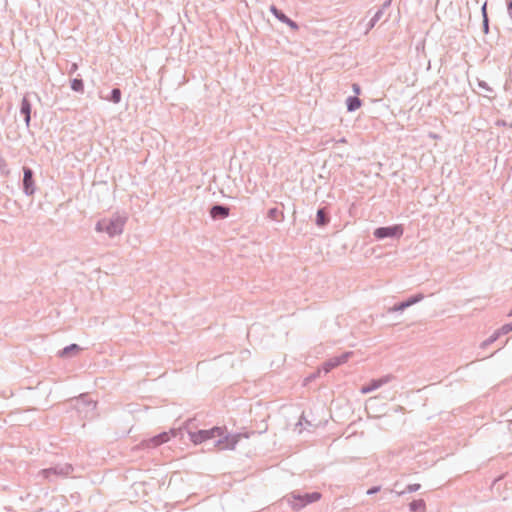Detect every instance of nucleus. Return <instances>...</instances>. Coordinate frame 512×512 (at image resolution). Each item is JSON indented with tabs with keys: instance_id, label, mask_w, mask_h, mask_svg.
I'll use <instances>...</instances> for the list:
<instances>
[{
	"instance_id": "obj_1",
	"label": "nucleus",
	"mask_w": 512,
	"mask_h": 512,
	"mask_svg": "<svg viewBox=\"0 0 512 512\" xmlns=\"http://www.w3.org/2000/svg\"><path fill=\"white\" fill-rule=\"evenodd\" d=\"M192 420L186 422L183 427L189 436L190 441L199 445L208 440L216 439L214 446L219 447L221 450H234L243 434H226L225 428L214 426L210 429H200L197 431L192 430Z\"/></svg>"
},
{
	"instance_id": "obj_2",
	"label": "nucleus",
	"mask_w": 512,
	"mask_h": 512,
	"mask_svg": "<svg viewBox=\"0 0 512 512\" xmlns=\"http://www.w3.org/2000/svg\"><path fill=\"white\" fill-rule=\"evenodd\" d=\"M126 219L121 216H113L110 219L99 220L96 224L97 232H105L110 237H114L122 234Z\"/></svg>"
},
{
	"instance_id": "obj_3",
	"label": "nucleus",
	"mask_w": 512,
	"mask_h": 512,
	"mask_svg": "<svg viewBox=\"0 0 512 512\" xmlns=\"http://www.w3.org/2000/svg\"><path fill=\"white\" fill-rule=\"evenodd\" d=\"M73 471L72 465L68 463L56 464L55 466L42 469L39 471L38 476L53 482L58 478H63L68 476Z\"/></svg>"
},
{
	"instance_id": "obj_4",
	"label": "nucleus",
	"mask_w": 512,
	"mask_h": 512,
	"mask_svg": "<svg viewBox=\"0 0 512 512\" xmlns=\"http://www.w3.org/2000/svg\"><path fill=\"white\" fill-rule=\"evenodd\" d=\"M321 498V493L319 492H312V493H305V494H293L290 499H288V502L292 509L294 510H300L304 508L306 505L316 502Z\"/></svg>"
},
{
	"instance_id": "obj_5",
	"label": "nucleus",
	"mask_w": 512,
	"mask_h": 512,
	"mask_svg": "<svg viewBox=\"0 0 512 512\" xmlns=\"http://www.w3.org/2000/svg\"><path fill=\"white\" fill-rule=\"evenodd\" d=\"M404 233L402 225L395 224L392 226H382L374 230L373 236L377 240H383L385 238H400Z\"/></svg>"
},
{
	"instance_id": "obj_6",
	"label": "nucleus",
	"mask_w": 512,
	"mask_h": 512,
	"mask_svg": "<svg viewBox=\"0 0 512 512\" xmlns=\"http://www.w3.org/2000/svg\"><path fill=\"white\" fill-rule=\"evenodd\" d=\"M74 407L77 412L84 417H92L96 409V402L91 400L86 394H81L80 397L75 400Z\"/></svg>"
},
{
	"instance_id": "obj_7",
	"label": "nucleus",
	"mask_w": 512,
	"mask_h": 512,
	"mask_svg": "<svg viewBox=\"0 0 512 512\" xmlns=\"http://www.w3.org/2000/svg\"><path fill=\"white\" fill-rule=\"evenodd\" d=\"M177 433L178 432L176 429H171L169 432H161L158 435H155L151 438L144 439L143 441H141L140 445L143 449H153L168 442L170 439V435L175 437Z\"/></svg>"
},
{
	"instance_id": "obj_8",
	"label": "nucleus",
	"mask_w": 512,
	"mask_h": 512,
	"mask_svg": "<svg viewBox=\"0 0 512 512\" xmlns=\"http://www.w3.org/2000/svg\"><path fill=\"white\" fill-rule=\"evenodd\" d=\"M351 355H352V352L348 351V352L342 353L339 356H335V357H332V358L328 359L327 361H325L322 364L321 368L318 370V374H320L321 372H324L325 374H327L333 368H335V367H337V366L347 362V360L349 359V357Z\"/></svg>"
},
{
	"instance_id": "obj_9",
	"label": "nucleus",
	"mask_w": 512,
	"mask_h": 512,
	"mask_svg": "<svg viewBox=\"0 0 512 512\" xmlns=\"http://www.w3.org/2000/svg\"><path fill=\"white\" fill-rule=\"evenodd\" d=\"M23 192L26 196H31L35 193L33 171L29 167H23Z\"/></svg>"
},
{
	"instance_id": "obj_10",
	"label": "nucleus",
	"mask_w": 512,
	"mask_h": 512,
	"mask_svg": "<svg viewBox=\"0 0 512 512\" xmlns=\"http://www.w3.org/2000/svg\"><path fill=\"white\" fill-rule=\"evenodd\" d=\"M209 213L213 220L225 219L230 214V208L226 205L215 204L211 206Z\"/></svg>"
},
{
	"instance_id": "obj_11",
	"label": "nucleus",
	"mask_w": 512,
	"mask_h": 512,
	"mask_svg": "<svg viewBox=\"0 0 512 512\" xmlns=\"http://www.w3.org/2000/svg\"><path fill=\"white\" fill-rule=\"evenodd\" d=\"M31 109H32V106H31L30 101L27 99L26 96H24L21 101L20 113H21V115L24 116V122L26 124V127L30 126Z\"/></svg>"
},
{
	"instance_id": "obj_12",
	"label": "nucleus",
	"mask_w": 512,
	"mask_h": 512,
	"mask_svg": "<svg viewBox=\"0 0 512 512\" xmlns=\"http://www.w3.org/2000/svg\"><path fill=\"white\" fill-rule=\"evenodd\" d=\"M362 101L357 96H349L346 99V107L348 112H354L361 107Z\"/></svg>"
},
{
	"instance_id": "obj_13",
	"label": "nucleus",
	"mask_w": 512,
	"mask_h": 512,
	"mask_svg": "<svg viewBox=\"0 0 512 512\" xmlns=\"http://www.w3.org/2000/svg\"><path fill=\"white\" fill-rule=\"evenodd\" d=\"M425 509H426V504L423 499L413 500L409 504V510L411 512H425Z\"/></svg>"
},
{
	"instance_id": "obj_14",
	"label": "nucleus",
	"mask_w": 512,
	"mask_h": 512,
	"mask_svg": "<svg viewBox=\"0 0 512 512\" xmlns=\"http://www.w3.org/2000/svg\"><path fill=\"white\" fill-rule=\"evenodd\" d=\"M329 222V217L324 208H320L316 213V225L325 226Z\"/></svg>"
},
{
	"instance_id": "obj_15",
	"label": "nucleus",
	"mask_w": 512,
	"mask_h": 512,
	"mask_svg": "<svg viewBox=\"0 0 512 512\" xmlns=\"http://www.w3.org/2000/svg\"><path fill=\"white\" fill-rule=\"evenodd\" d=\"M122 92L119 88H113L110 92V95L105 97L107 101L112 103H119L121 101Z\"/></svg>"
},
{
	"instance_id": "obj_16",
	"label": "nucleus",
	"mask_w": 512,
	"mask_h": 512,
	"mask_svg": "<svg viewBox=\"0 0 512 512\" xmlns=\"http://www.w3.org/2000/svg\"><path fill=\"white\" fill-rule=\"evenodd\" d=\"M280 22L282 23H285L287 24L291 29L293 30H298L299 29V25L293 21L292 19H290L285 13H281L279 15V17L277 18Z\"/></svg>"
},
{
	"instance_id": "obj_17",
	"label": "nucleus",
	"mask_w": 512,
	"mask_h": 512,
	"mask_svg": "<svg viewBox=\"0 0 512 512\" xmlns=\"http://www.w3.org/2000/svg\"><path fill=\"white\" fill-rule=\"evenodd\" d=\"M380 388V383L376 381V379H373L370 381V383L366 386L361 387L360 392L362 394H368L373 392L374 390Z\"/></svg>"
},
{
	"instance_id": "obj_18",
	"label": "nucleus",
	"mask_w": 512,
	"mask_h": 512,
	"mask_svg": "<svg viewBox=\"0 0 512 512\" xmlns=\"http://www.w3.org/2000/svg\"><path fill=\"white\" fill-rule=\"evenodd\" d=\"M501 336H503V333L500 332V328H499L496 331H494V333L489 338H487L485 341H483L481 343V347L485 348V347L491 345Z\"/></svg>"
},
{
	"instance_id": "obj_19",
	"label": "nucleus",
	"mask_w": 512,
	"mask_h": 512,
	"mask_svg": "<svg viewBox=\"0 0 512 512\" xmlns=\"http://www.w3.org/2000/svg\"><path fill=\"white\" fill-rule=\"evenodd\" d=\"M71 89L75 92L82 93L84 91V83L82 79L74 78L71 81Z\"/></svg>"
},
{
	"instance_id": "obj_20",
	"label": "nucleus",
	"mask_w": 512,
	"mask_h": 512,
	"mask_svg": "<svg viewBox=\"0 0 512 512\" xmlns=\"http://www.w3.org/2000/svg\"><path fill=\"white\" fill-rule=\"evenodd\" d=\"M408 307L409 306H408L407 300H404V301L397 303L394 306L390 307L388 309V313L402 312Z\"/></svg>"
},
{
	"instance_id": "obj_21",
	"label": "nucleus",
	"mask_w": 512,
	"mask_h": 512,
	"mask_svg": "<svg viewBox=\"0 0 512 512\" xmlns=\"http://www.w3.org/2000/svg\"><path fill=\"white\" fill-rule=\"evenodd\" d=\"M383 16V9H378L368 22V29H372Z\"/></svg>"
},
{
	"instance_id": "obj_22",
	"label": "nucleus",
	"mask_w": 512,
	"mask_h": 512,
	"mask_svg": "<svg viewBox=\"0 0 512 512\" xmlns=\"http://www.w3.org/2000/svg\"><path fill=\"white\" fill-rule=\"evenodd\" d=\"M421 485L420 484H409L405 490L403 491H400V492H395L397 496H402L404 495L405 493H414L416 491H418L420 489Z\"/></svg>"
},
{
	"instance_id": "obj_23",
	"label": "nucleus",
	"mask_w": 512,
	"mask_h": 512,
	"mask_svg": "<svg viewBox=\"0 0 512 512\" xmlns=\"http://www.w3.org/2000/svg\"><path fill=\"white\" fill-rule=\"evenodd\" d=\"M80 347L77 344H70L60 351V356L64 357L69 355L72 351H79Z\"/></svg>"
},
{
	"instance_id": "obj_24",
	"label": "nucleus",
	"mask_w": 512,
	"mask_h": 512,
	"mask_svg": "<svg viewBox=\"0 0 512 512\" xmlns=\"http://www.w3.org/2000/svg\"><path fill=\"white\" fill-rule=\"evenodd\" d=\"M424 298V295L422 293H418V294H415V295H412L411 297H409L407 300V303H408V306H412L418 302H420L421 300H423Z\"/></svg>"
},
{
	"instance_id": "obj_25",
	"label": "nucleus",
	"mask_w": 512,
	"mask_h": 512,
	"mask_svg": "<svg viewBox=\"0 0 512 512\" xmlns=\"http://www.w3.org/2000/svg\"><path fill=\"white\" fill-rule=\"evenodd\" d=\"M478 86H479V88H481L483 91H485L487 93L492 92V88L483 80H478Z\"/></svg>"
},
{
	"instance_id": "obj_26",
	"label": "nucleus",
	"mask_w": 512,
	"mask_h": 512,
	"mask_svg": "<svg viewBox=\"0 0 512 512\" xmlns=\"http://www.w3.org/2000/svg\"><path fill=\"white\" fill-rule=\"evenodd\" d=\"M500 332L503 333V335H506V334L512 332V322L506 323L503 326H501Z\"/></svg>"
},
{
	"instance_id": "obj_27",
	"label": "nucleus",
	"mask_w": 512,
	"mask_h": 512,
	"mask_svg": "<svg viewBox=\"0 0 512 512\" xmlns=\"http://www.w3.org/2000/svg\"><path fill=\"white\" fill-rule=\"evenodd\" d=\"M279 210L276 207L270 208L268 210V217L273 220H277V215L279 214Z\"/></svg>"
},
{
	"instance_id": "obj_28",
	"label": "nucleus",
	"mask_w": 512,
	"mask_h": 512,
	"mask_svg": "<svg viewBox=\"0 0 512 512\" xmlns=\"http://www.w3.org/2000/svg\"><path fill=\"white\" fill-rule=\"evenodd\" d=\"M392 379V376L391 375H385L379 379H376V381L378 383H380V387L383 386L384 384H387L388 382H390Z\"/></svg>"
},
{
	"instance_id": "obj_29",
	"label": "nucleus",
	"mask_w": 512,
	"mask_h": 512,
	"mask_svg": "<svg viewBox=\"0 0 512 512\" xmlns=\"http://www.w3.org/2000/svg\"><path fill=\"white\" fill-rule=\"evenodd\" d=\"M482 28H483V32L485 34H487L489 32V19H488V15H485V18H483Z\"/></svg>"
},
{
	"instance_id": "obj_30",
	"label": "nucleus",
	"mask_w": 512,
	"mask_h": 512,
	"mask_svg": "<svg viewBox=\"0 0 512 512\" xmlns=\"http://www.w3.org/2000/svg\"><path fill=\"white\" fill-rule=\"evenodd\" d=\"M381 490V487L380 486H373L371 488H369L366 492L367 495H374L376 493H378L379 491Z\"/></svg>"
},
{
	"instance_id": "obj_31",
	"label": "nucleus",
	"mask_w": 512,
	"mask_h": 512,
	"mask_svg": "<svg viewBox=\"0 0 512 512\" xmlns=\"http://www.w3.org/2000/svg\"><path fill=\"white\" fill-rule=\"evenodd\" d=\"M270 12L275 16V18H278L279 15L282 13L281 10H279L276 6L271 5L270 6Z\"/></svg>"
},
{
	"instance_id": "obj_32",
	"label": "nucleus",
	"mask_w": 512,
	"mask_h": 512,
	"mask_svg": "<svg viewBox=\"0 0 512 512\" xmlns=\"http://www.w3.org/2000/svg\"><path fill=\"white\" fill-rule=\"evenodd\" d=\"M507 11H508L509 17L512 20V0H509L507 3Z\"/></svg>"
},
{
	"instance_id": "obj_33",
	"label": "nucleus",
	"mask_w": 512,
	"mask_h": 512,
	"mask_svg": "<svg viewBox=\"0 0 512 512\" xmlns=\"http://www.w3.org/2000/svg\"><path fill=\"white\" fill-rule=\"evenodd\" d=\"M481 13H482V17L485 18V15H487V3L486 2L481 7Z\"/></svg>"
},
{
	"instance_id": "obj_34",
	"label": "nucleus",
	"mask_w": 512,
	"mask_h": 512,
	"mask_svg": "<svg viewBox=\"0 0 512 512\" xmlns=\"http://www.w3.org/2000/svg\"><path fill=\"white\" fill-rule=\"evenodd\" d=\"M392 0H385V2L382 4V7L380 9H383V11L388 8L391 5Z\"/></svg>"
},
{
	"instance_id": "obj_35",
	"label": "nucleus",
	"mask_w": 512,
	"mask_h": 512,
	"mask_svg": "<svg viewBox=\"0 0 512 512\" xmlns=\"http://www.w3.org/2000/svg\"><path fill=\"white\" fill-rule=\"evenodd\" d=\"M353 91H354L355 93H357V94H358V93H360V87H359L357 84H354V85H353Z\"/></svg>"
},
{
	"instance_id": "obj_36",
	"label": "nucleus",
	"mask_w": 512,
	"mask_h": 512,
	"mask_svg": "<svg viewBox=\"0 0 512 512\" xmlns=\"http://www.w3.org/2000/svg\"><path fill=\"white\" fill-rule=\"evenodd\" d=\"M303 420H305L304 416H301L299 422L296 424V426H301L303 424Z\"/></svg>"
},
{
	"instance_id": "obj_37",
	"label": "nucleus",
	"mask_w": 512,
	"mask_h": 512,
	"mask_svg": "<svg viewBox=\"0 0 512 512\" xmlns=\"http://www.w3.org/2000/svg\"><path fill=\"white\" fill-rule=\"evenodd\" d=\"M339 142H340V143H345V142H346V139H345V138H341V139L339 140Z\"/></svg>"
},
{
	"instance_id": "obj_38",
	"label": "nucleus",
	"mask_w": 512,
	"mask_h": 512,
	"mask_svg": "<svg viewBox=\"0 0 512 512\" xmlns=\"http://www.w3.org/2000/svg\"><path fill=\"white\" fill-rule=\"evenodd\" d=\"M306 424H308L309 426H311V422L305 420Z\"/></svg>"
},
{
	"instance_id": "obj_39",
	"label": "nucleus",
	"mask_w": 512,
	"mask_h": 512,
	"mask_svg": "<svg viewBox=\"0 0 512 512\" xmlns=\"http://www.w3.org/2000/svg\"><path fill=\"white\" fill-rule=\"evenodd\" d=\"M76 68H77V66L74 64L72 67V70H75Z\"/></svg>"
},
{
	"instance_id": "obj_40",
	"label": "nucleus",
	"mask_w": 512,
	"mask_h": 512,
	"mask_svg": "<svg viewBox=\"0 0 512 512\" xmlns=\"http://www.w3.org/2000/svg\"><path fill=\"white\" fill-rule=\"evenodd\" d=\"M508 316H512V310L509 312Z\"/></svg>"
}]
</instances>
